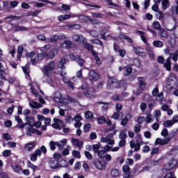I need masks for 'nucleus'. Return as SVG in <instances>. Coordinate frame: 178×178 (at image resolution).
Here are the masks:
<instances>
[{
  "label": "nucleus",
  "instance_id": "nucleus-1",
  "mask_svg": "<svg viewBox=\"0 0 178 178\" xmlns=\"http://www.w3.org/2000/svg\"><path fill=\"white\" fill-rule=\"evenodd\" d=\"M51 47L52 46L51 44H46L45 46L40 48V51L42 54H38V51H31L27 55V57L31 58V61L33 65H35L38 62V60H40V59H42L41 58L42 56L44 58H45V56L48 55V53H47V51H49Z\"/></svg>",
  "mask_w": 178,
  "mask_h": 178
},
{
  "label": "nucleus",
  "instance_id": "nucleus-2",
  "mask_svg": "<svg viewBox=\"0 0 178 178\" xmlns=\"http://www.w3.org/2000/svg\"><path fill=\"white\" fill-rule=\"evenodd\" d=\"M165 88L167 90V92H170L172 90L177 88V81H176V76H175V74H170L166 82Z\"/></svg>",
  "mask_w": 178,
  "mask_h": 178
},
{
  "label": "nucleus",
  "instance_id": "nucleus-3",
  "mask_svg": "<svg viewBox=\"0 0 178 178\" xmlns=\"http://www.w3.org/2000/svg\"><path fill=\"white\" fill-rule=\"evenodd\" d=\"M56 67V64L55 63V61H50L43 66L42 72H43L44 76L49 77V76H51V72H54Z\"/></svg>",
  "mask_w": 178,
  "mask_h": 178
},
{
  "label": "nucleus",
  "instance_id": "nucleus-4",
  "mask_svg": "<svg viewBox=\"0 0 178 178\" xmlns=\"http://www.w3.org/2000/svg\"><path fill=\"white\" fill-rule=\"evenodd\" d=\"M83 44L85 48L88 49V51H91L93 56H95V60L97 65H101V60L99 59V57H98V54L97 53V51H95L93 50L94 47L92 46V44L90 43H87V39H86V40L83 42Z\"/></svg>",
  "mask_w": 178,
  "mask_h": 178
},
{
  "label": "nucleus",
  "instance_id": "nucleus-5",
  "mask_svg": "<svg viewBox=\"0 0 178 178\" xmlns=\"http://www.w3.org/2000/svg\"><path fill=\"white\" fill-rule=\"evenodd\" d=\"M138 81H139V88L136 90H134V94L135 95H140V94H143V92L145 89V86H147V83H145L144 78L143 77L138 78Z\"/></svg>",
  "mask_w": 178,
  "mask_h": 178
},
{
  "label": "nucleus",
  "instance_id": "nucleus-6",
  "mask_svg": "<svg viewBox=\"0 0 178 178\" xmlns=\"http://www.w3.org/2000/svg\"><path fill=\"white\" fill-rule=\"evenodd\" d=\"M58 40H66V36L63 34L60 35H54L50 38H47L46 39V42L51 43V42H56Z\"/></svg>",
  "mask_w": 178,
  "mask_h": 178
},
{
  "label": "nucleus",
  "instance_id": "nucleus-7",
  "mask_svg": "<svg viewBox=\"0 0 178 178\" xmlns=\"http://www.w3.org/2000/svg\"><path fill=\"white\" fill-rule=\"evenodd\" d=\"M70 58L72 60H75L79 65V66H83L86 62L80 56H74L73 54H70Z\"/></svg>",
  "mask_w": 178,
  "mask_h": 178
},
{
  "label": "nucleus",
  "instance_id": "nucleus-8",
  "mask_svg": "<svg viewBox=\"0 0 178 178\" xmlns=\"http://www.w3.org/2000/svg\"><path fill=\"white\" fill-rule=\"evenodd\" d=\"M72 40L78 44H83L86 39L81 34H75L72 35Z\"/></svg>",
  "mask_w": 178,
  "mask_h": 178
},
{
  "label": "nucleus",
  "instance_id": "nucleus-9",
  "mask_svg": "<svg viewBox=\"0 0 178 178\" xmlns=\"http://www.w3.org/2000/svg\"><path fill=\"white\" fill-rule=\"evenodd\" d=\"M88 78L91 81H97V80H99V75L95 71L92 70L89 72Z\"/></svg>",
  "mask_w": 178,
  "mask_h": 178
},
{
  "label": "nucleus",
  "instance_id": "nucleus-10",
  "mask_svg": "<svg viewBox=\"0 0 178 178\" xmlns=\"http://www.w3.org/2000/svg\"><path fill=\"white\" fill-rule=\"evenodd\" d=\"M152 95L156 97L157 101H162V99H163V93H159V89H158V88H155L154 90H152Z\"/></svg>",
  "mask_w": 178,
  "mask_h": 178
},
{
  "label": "nucleus",
  "instance_id": "nucleus-11",
  "mask_svg": "<svg viewBox=\"0 0 178 178\" xmlns=\"http://www.w3.org/2000/svg\"><path fill=\"white\" fill-rule=\"evenodd\" d=\"M170 142V138H167L165 139L162 138H156L155 140V145H166L167 144H169Z\"/></svg>",
  "mask_w": 178,
  "mask_h": 178
},
{
  "label": "nucleus",
  "instance_id": "nucleus-12",
  "mask_svg": "<svg viewBox=\"0 0 178 178\" xmlns=\"http://www.w3.org/2000/svg\"><path fill=\"white\" fill-rule=\"evenodd\" d=\"M34 126L31 124H29V127H26V136L31 137V134H35L37 133V129L33 128Z\"/></svg>",
  "mask_w": 178,
  "mask_h": 178
},
{
  "label": "nucleus",
  "instance_id": "nucleus-13",
  "mask_svg": "<svg viewBox=\"0 0 178 178\" xmlns=\"http://www.w3.org/2000/svg\"><path fill=\"white\" fill-rule=\"evenodd\" d=\"M131 118H133L131 113L126 114L125 117L121 120V126H123L124 127L127 126V124L129 123V121L130 120V119H131Z\"/></svg>",
  "mask_w": 178,
  "mask_h": 178
},
{
  "label": "nucleus",
  "instance_id": "nucleus-14",
  "mask_svg": "<svg viewBox=\"0 0 178 178\" xmlns=\"http://www.w3.org/2000/svg\"><path fill=\"white\" fill-rule=\"evenodd\" d=\"M58 49L57 47H54L50 50L46 56H47L48 59H54V58L58 55Z\"/></svg>",
  "mask_w": 178,
  "mask_h": 178
},
{
  "label": "nucleus",
  "instance_id": "nucleus-15",
  "mask_svg": "<svg viewBox=\"0 0 178 178\" xmlns=\"http://www.w3.org/2000/svg\"><path fill=\"white\" fill-rule=\"evenodd\" d=\"M174 168H176V160H172L165 165L164 169L165 170H172V169H174Z\"/></svg>",
  "mask_w": 178,
  "mask_h": 178
},
{
  "label": "nucleus",
  "instance_id": "nucleus-16",
  "mask_svg": "<svg viewBox=\"0 0 178 178\" xmlns=\"http://www.w3.org/2000/svg\"><path fill=\"white\" fill-rule=\"evenodd\" d=\"M41 150L40 149H36L34 153L31 155L30 160L32 161V162H35L38 156H41Z\"/></svg>",
  "mask_w": 178,
  "mask_h": 178
},
{
  "label": "nucleus",
  "instance_id": "nucleus-17",
  "mask_svg": "<svg viewBox=\"0 0 178 178\" xmlns=\"http://www.w3.org/2000/svg\"><path fill=\"white\" fill-rule=\"evenodd\" d=\"M11 168L13 172H15V173H17L18 175H20V173L23 172V168H22V166H20L19 165L13 164L11 165Z\"/></svg>",
  "mask_w": 178,
  "mask_h": 178
},
{
  "label": "nucleus",
  "instance_id": "nucleus-18",
  "mask_svg": "<svg viewBox=\"0 0 178 178\" xmlns=\"http://www.w3.org/2000/svg\"><path fill=\"white\" fill-rule=\"evenodd\" d=\"M72 145H75V147H78V148H80V149H81V148L83 147V142L77 138H72Z\"/></svg>",
  "mask_w": 178,
  "mask_h": 178
},
{
  "label": "nucleus",
  "instance_id": "nucleus-19",
  "mask_svg": "<svg viewBox=\"0 0 178 178\" xmlns=\"http://www.w3.org/2000/svg\"><path fill=\"white\" fill-rule=\"evenodd\" d=\"M35 145H37L35 143L31 142L25 144L24 148L26 151H29V152H30L31 151H33V148H35Z\"/></svg>",
  "mask_w": 178,
  "mask_h": 178
},
{
  "label": "nucleus",
  "instance_id": "nucleus-20",
  "mask_svg": "<svg viewBox=\"0 0 178 178\" xmlns=\"http://www.w3.org/2000/svg\"><path fill=\"white\" fill-rule=\"evenodd\" d=\"M164 67L168 70V72H170L172 70V63L170 61V58H168L165 60V62L163 63Z\"/></svg>",
  "mask_w": 178,
  "mask_h": 178
},
{
  "label": "nucleus",
  "instance_id": "nucleus-21",
  "mask_svg": "<svg viewBox=\"0 0 178 178\" xmlns=\"http://www.w3.org/2000/svg\"><path fill=\"white\" fill-rule=\"evenodd\" d=\"M54 99L55 102H63V99L62 98V94L60 92H55Z\"/></svg>",
  "mask_w": 178,
  "mask_h": 178
},
{
  "label": "nucleus",
  "instance_id": "nucleus-22",
  "mask_svg": "<svg viewBox=\"0 0 178 178\" xmlns=\"http://www.w3.org/2000/svg\"><path fill=\"white\" fill-rule=\"evenodd\" d=\"M101 143H107L108 145H113L115 140L113 139H109V138L102 137L100 140Z\"/></svg>",
  "mask_w": 178,
  "mask_h": 178
},
{
  "label": "nucleus",
  "instance_id": "nucleus-23",
  "mask_svg": "<svg viewBox=\"0 0 178 178\" xmlns=\"http://www.w3.org/2000/svg\"><path fill=\"white\" fill-rule=\"evenodd\" d=\"M67 144V139H63L62 140H60L59 142H56V146L60 149H63V147Z\"/></svg>",
  "mask_w": 178,
  "mask_h": 178
},
{
  "label": "nucleus",
  "instance_id": "nucleus-24",
  "mask_svg": "<svg viewBox=\"0 0 178 178\" xmlns=\"http://www.w3.org/2000/svg\"><path fill=\"white\" fill-rule=\"evenodd\" d=\"M168 31H173V35L178 40V26L175 25L172 29H167Z\"/></svg>",
  "mask_w": 178,
  "mask_h": 178
},
{
  "label": "nucleus",
  "instance_id": "nucleus-25",
  "mask_svg": "<svg viewBox=\"0 0 178 178\" xmlns=\"http://www.w3.org/2000/svg\"><path fill=\"white\" fill-rule=\"evenodd\" d=\"M130 147L132 149L134 148V151H136V152L140 151V148H141L140 146V144L136 143V142H134V140L130 141Z\"/></svg>",
  "mask_w": 178,
  "mask_h": 178
},
{
  "label": "nucleus",
  "instance_id": "nucleus-26",
  "mask_svg": "<svg viewBox=\"0 0 178 178\" xmlns=\"http://www.w3.org/2000/svg\"><path fill=\"white\" fill-rule=\"evenodd\" d=\"M49 167L51 169H58L59 168L58 163L56 160H50L49 162Z\"/></svg>",
  "mask_w": 178,
  "mask_h": 178
},
{
  "label": "nucleus",
  "instance_id": "nucleus-27",
  "mask_svg": "<svg viewBox=\"0 0 178 178\" xmlns=\"http://www.w3.org/2000/svg\"><path fill=\"white\" fill-rule=\"evenodd\" d=\"M29 106L33 109H38V108H42V104H40V103H38L34 101L29 102Z\"/></svg>",
  "mask_w": 178,
  "mask_h": 178
},
{
  "label": "nucleus",
  "instance_id": "nucleus-28",
  "mask_svg": "<svg viewBox=\"0 0 178 178\" xmlns=\"http://www.w3.org/2000/svg\"><path fill=\"white\" fill-rule=\"evenodd\" d=\"M38 119L40 120H42V122H44V124H46V126H49V124H51V118H45L43 115H40L38 117Z\"/></svg>",
  "mask_w": 178,
  "mask_h": 178
},
{
  "label": "nucleus",
  "instance_id": "nucleus-29",
  "mask_svg": "<svg viewBox=\"0 0 178 178\" xmlns=\"http://www.w3.org/2000/svg\"><path fill=\"white\" fill-rule=\"evenodd\" d=\"M117 80L118 79L114 77H108L107 81V87H113V86H115Z\"/></svg>",
  "mask_w": 178,
  "mask_h": 178
},
{
  "label": "nucleus",
  "instance_id": "nucleus-30",
  "mask_svg": "<svg viewBox=\"0 0 178 178\" xmlns=\"http://www.w3.org/2000/svg\"><path fill=\"white\" fill-rule=\"evenodd\" d=\"M146 51L150 59H155V53H154V50L152 49V48L147 47Z\"/></svg>",
  "mask_w": 178,
  "mask_h": 178
},
{
  "label": "nucleus",
  "instance_id": "nucleus-31",
  "mask_svg": "<svg viewBox=\"0 0 178 178\" xmlns=\"http://www.w3.org/2000/svg\"><path fill=\"white\" fill-rule=\"evenodd\" d=\"M170 6V2L169 0H162L161 1V8L163 10H166Z\"/></svg>",
  "mask_w": 178,
  "mask_h": 178
},
{
  "label": "nucleus",
  "instance_id": "nucleus-32",
  "mask_svg": "<svg viewBox=\"0 0 178 178\" xmlns=\"http://www.w3.org/2000/svg\"><path fill=\"white\" fill-rule=\"evenodd\" d=\"M95 94V90L93 88H90L88 91L85 93L86 97L88 98H91L92 95Z\"/></svg>",
  "mask_w": 178,
  "mask_h": 178
},
{
  "label": "nucleus",
  "instance_id": "nucleus-33",
  "mask_svg": "<svg viewBox=\"0 0 178 178\" xmlns=\"http://www.w3.org/2000/svg\"><path fill=\"white\" fill-rule=\"evenodd\" d=\"M15 30V33L17 32V31H28L29 29L26 28L24 26H19V25H15L14 27Z\"/></svg>",
  "mask_w": 178,
  "mask_h": 178
},
{
  "label": "nucleus",
  "instance_id": "nucleus-34",
  "mask_svg": "<svg viewBox=\"0 0 178 178\" xmlns=\"http://www.w3.org/2000/svg\"><path fill=\"white\" fill-rule=\"evenodd\" d=\"M170 59H172L174 62L178 61V50L170 54Z\"/></svg>",
  "mask_w": 178,
  "mask_h": 178
},
{
  "label": "nucleus",
  "instance_id": "nucleus-35",
  "mask_svg": "<svg viewBox=\"0 0 178 178\" xmlns=\"http://www.w3.org/2000/svg\"><path fill=\"white\" fill-rule=\"evenodd\" d=\"M72 45H73V42L70 40H65L61 44V48H72Z\"/></svg>",
  "mask_w": 178,
  "mask_h": 178
},
{
  "label": "nucleus",
  "instance_id": "nucleus-36",
  "mask_svg": "<svg viewBox=\"0 0 178 178\" xmlns=\"http://www.w3.org/2000/svg\"><path fill=\"white\" fill-rule=\"evenodd\" d=\"M159 37H161L162 38H168V32L163 29L162 28L161 29H159Z\"/></svg>",
  "mask_w": 178,
  "mask_h": 178
},
{
  "label": "nucleus",
  "instance_id": "nucleus-37",
  "mask_svg": "<svg viewBox=\"0 0 178 178\" xmlns=\"http://www.w3.org/2000/svg\"><path fill=\"white\" fill-rule=\"evenodd\" d=\"M152 170H154V168L149 163L147 165L143 167V169L139 171V173H142V172H152Z\"/></svg>",
  "mask_w": 178,
  "mask_h": 178
},
{
  "label": "nucleus",
  "instance_id": "nucleus-38",
  "mask_svg": "<svg viewBox=\"0 0 178 178\" xmlns=\"http://www.w3.org/2000/svg\"><path fill=\"white\" fill-rule=\"evenodd\" d=\"M66 62H67L66 58H61L60 60L58 63V67L60 69H63V67H65V65H66Z\"/></svg>",
  "mask_w": 178,
  "mask_h": 178
},
{
  "label": "nucleus",
  "instance_id": "nucleus-39",
  "mask_svg": "<svg viewBox=\"0 0 178 178\" xmlns=\"http://www.w3.org/2000/svg\"><path fill=\"white\" fill-rule=\"evenodd\" d=\"M152 44L155 48H162V47H163V42L161 40H154Z\"/></svg>",
  "mask_w": 178,
  "mask_h": 178
},
{
  "label": "nucleus",
  "instance_id": "nucleus-40",
  "mask_svg": "<svg viewBox=\"0 0 178 178\" xmlns=\"http://www.w3.org/2000/svg\"><path fill=\"white\" fill-rule=\"evenodd\" d=\"M111 175L112 177H119V176H120V172L118 169H113L111 171Z\"/></svg>",
  "mask_w": 178,
  "mask_h": 178
},
{
  "label": "nucleus",
  "instance_id": "nucleus-41",
  "mask_svg": "<svg viewBox=\"0 0 178 178\" xmlns=\"http://www.w3.org/2000/svg\"><path fill=\"white\" fill-rule=\"evenodd\" d=\"M73 15H60L58 17L59 22H63V20H67V19H70Z\"/></svg>",
  "mask_w": 178,
  "mask_h": 178
},
{
  "label": "nucleus",
  "instance_id": "nucleus-42",
  "mask_svg": "<svg viewBox=\"0 0 178 178\" xmlns=\"http://www.w3.org/2000/svg\"><path fill=\"white\" fill-rule=\"evenodd\" d=\"M120 38H122V40H126L127 41H128V42H130V44H133V39L130 38V37L124 34H120Z\"/></svg>",
  "mask_w": 178,
  "mask_h": 178
},
{
  "label": "nucleus",
  "instance_id": "nucleus-43",
  "mask_svg": "<svg viewBox=\"0 0 178 178\" xmlns=\"http://www.w3.org/2000/svg\"><path fill=\"white\" fill-rule=\"evenodd\" d=\"M152 27L154 30H161L162 28L161 27V24L158 21H154L152 23Z\"/></svg>",
  "mask_w": 178,
  "mask_h": 178
},
{
  "label": "nucleus",
  "instance_id": "nucleus-44",
  "mask_svg": "<svg viewBox=\"0 0 178 178\" xmlns=\"http://www.w3.org/2000/svg\"><path fill=\"white\" fill-rule=\"evenodd\" d=\"M94 165L99 170L104 169V165H102V163L99 161H95Z\"/></svg>",
  "mask_w": 178,
  "mask_h": 178
},
{
  "label": "nucleus",
  "instance_id": "nucleus-45",
  "mask_svg": "<svg viewBox=\"0 0 178 178\" xmlns=\"http://www.w3.org/2000/svg\"><path fill=\"white\" fill-rule=\"evenodd\" d=\"M72 17H79V20H83V22H87V20H88V17H86L84 15H72Z\"/></svg>",
  "mask_w": 178,
  "mask_h": 178
},
{
  "label": "nucleus",
  "instance_id": "nucleus-46",
  "mask_svg": "<svg viewBox=\"0 0 178 178\" xmlns=\"http://www.w3.org/2000/svg\"><path fill=\"white\" fill-rule=\"evenodd\" d=\"M120 115H123V113L119 112V111H115L113 115L112 118L115 119V120H118L119 118H120Z\"/></svg>",
  "mask_w": 178,
  "mask_h": 178
},
{
  "label": "nucleus",
  "instance_id": "nucleus-47",
  "mask_svg": "<svg viewBox=\"0 0 178 178\" xmlns=\"http://www.w3.org/2000/svg\"><path fill=\"white\" fill-rule=\"evenodd\" d=\"M67 165L66 160H61L58 162V168H67Z\"/></svg>",
  "mask_w": 178,
  "mask_h": 178
},
{
  "label": "nucleus",
  "instance_id": "nucleus-48",
  "mask_svg": "<svg viewBox=\"0 0 178 178\" xmlns=\"http://www.w3.org/2000/svg\"><path fill=\"white\" fill-rule=\"evenodd\" d=\"M175 124L173 123V121L171 120H166L163 122L164 127H172Z\"/></svg>",
  "mask_w": 178,
  "mask_h": 178
},
{
  "label": "nucleus",
  "instance_id": "nucleus-49",
  "mask_svg": "<svg viewBox=\"0 0 178 178\" xmlns=\"http://www.w3.org/2000/svg\"><path fill=\"white\" fill-rule=\"evenodd\" d=\"M85 118L86 119H89L91 120V119H93L94 118V114L91 111H86L85 113Z\"/></svg>",
  "mask_w": 178,
  "mask_h": 178
},
{
  "label": "nucleus",
  "instance_id": "nucleus-50",
  "mask_svg": "<svg viewBox=\"0 0 178 178\" xmlns=\"http://www.w3.org/2000/svg\"><path fill=\"white\" fill-rule=\"evenodd\" d=\"M72 154L74 158H78V159H80V158H81V154H80V152L77 150H72Z\"/></svg>",
  "mask_w": 178,
  "mask_h": 178
},
{
  "label": "nucleus",
  "instance_id": "nucleus-51",
  "mask_svg": "<svg viewBox=\"0 0 178 178\" xmlns=\"http://www.w3.org/2000/svg\"><path fill=\"white\" fill-rule=\"evenodd\" d=\"M118 138H120V140H126V138H127V134L122 131L120 132Z\"/></svg>",
  "mask_w": 178,
  "mask_h": 178
},
{
  "label": "nucleus",
  "instance_id": "nucleus-52",
  "mask_svg": "<svg viewBox=\"0 0 178 178\" xmlns=\"http://www.w3.org/2000/svg\"><path fill=\"white\" fill-rule=\"evenodd\" d=\"M101 148V143L95 144L92 146L93 152L97 154L99 151H98Z\"/></svg>",
  "mask_w": 178,
  "mask_h": 178
},
{
  "label": "nucleus",
  "instance_id": "nucleus-53",
  "mask_svg": "<svg viewBox=\"0 0 178 178\" xmlns=\"http://www.w3.org/2000/svg\"><path fill=\"white\" fill-rule=\"evenodd\" d=\"M90 42H92V44H97V45H101L102 47H104V44L102 43V42L98 38L91 40Z\"/></svg>",
  "mask_w": 178,
  "mask_h": 178
},
{
  "label": "nucleus",
  "instance_id": "nucleus-54",
  "mask_svg": "<svg viewBox=\"0 0 178 178\" xmlns=\"http://www.w3.org/2000/svg\"><path fill=\"white\" fill-rule=\"evenodd\" d=\"M145 120L147 123H152L154 122V116L151 114H147Z\"/></svg>",
  "mask_w": 178,
  "mask_h": 178
},
{
  "label": "nucleus",
  "instance_id": "nucleus-55",
  "mask_svg": "<svg viewBox=\"0 0 178 178\" xmlns=\"http://www.w3.org/2000/svg\"><path fill=\"white\" fill-rule=\"evenodd\" d=\"M67 101H69V102H72V104H79V101H77V99L69 95L67 96Z\"/></svg>",
  "mask_w": 178,
  "mask_h": 178
},
{
  "label": "nucleus",
  "instance_id": "nucleus-56",
  "mask_svg": "<svg viewBox=\"0 0 178 178\" xmlns=\"http://www.w3.org/2000/svg\"><path fill=\"white\" fill-rule=\"evenodd\" d=\"M28 168H30L33 170V172H35L37 170V165H34V164H32L30 161H27Z\"/></svg>",
  "mask_w": 178,
  "mask_h": 178
},
{
  "label": "nucleus",
  "instance_id": "nucleus-57",
  "mask_svg": "<svg viewBox=\"0 0 178 178\" xmlns=\"http://www.w3.org/2000/svg\"><path fill=\"white\" fill-rule=\"evenodd\" d=\"M89 33L91 35V37H93L95 38H97V37H99V33H98V31L95 30L90 31Z\"/></svg>",
  "mask_w": 178,
  "mask_h": 178
},
{
  "label": "nucleus",
  "instance_id": "nucleus-58",
  "mask_svg": "<svg viewBox=\"0 0 178 178\" xmlns=\"http://www.w3.org/2000/svg\"><path fill=\"white\" fill-rule=\"evenodd\" d=\"M49 146H50V149L51 151H55V149H56V142L50 141Z\"/></svg>",
  "mask_w": 178,
  "mask_h": 178
},
{
  "label": "nucleus",
  "instance_id": "nucleus-59",
  "mask_svg": "<svg viewBox=\"0 0 178 178\" xmlns=\"http://www.w3.org/2000/svg\"><path fill=\"white\" fill-rule=\"evenodd\" d=\"M134 131L136 134L140 133V131H141V126H140V124H136L134 127Z\"/></svg>",
  "mask_w": 178,
  "mask_h": 178
},
{
  "label": "nucleus",
  "instance_id": "nucleus-60",
  "mask_svg": "<svg viewBox=\"0 0 178 178\" xmlns=\"http://www.w3.org/2000/svg\"><path fill=\"white\" fill-rule=\"evenodd\" d=\"M23 47L22 46H19L18 47V49H17V51H18V54H17V58H22V55L23 54Z\"/></svg>",
  "mask_w": 178,
  "mask_h": 178
},
{
  "label": "nucleus",
  "instance_id": "nucleus-61",
  "mask_svg": "<svg viewBox=\"0 0 178 178\" xmlns=\"http://www.w3.org/2000/svg\"><path fill=\"white\" fill-rule=\"evenodd\" d=\"M63 131L65 133V134H67V133H70V128L67 127L66 124H63L62 127Z\"/></svg>",
  "mask_w": 178,
  "mask_h": 178
},
{
  "label": "nucleus",
  "instance_id": "nucleus-62",
  "mask_svg": "<svg viewBox=\"0 0 178 178\" xmlns=\"http://www.w3.org/2000/svg\"><path fill=\"white\" fill-rule=\"evenodd\" d=\"M125 75L126 76H130V74H131V72H133V68H131V67H127L125 68Z\"/></svg>",
  "mask_w": 178,
  "mask_h": 178
},
{
  "label": "nucleus",
  "instance_id": "nucleus-63",
  "mask_svg": "<svg viewBox=\"0 0 178 178\" xmlns=\"http://www.w3.org/2000/svg\"><path fill=\"white\" fill-rule=\"evenodd\" d=\"M90 129H91V124H86L83 127V131H84V133H88V131H90Z\"/></svg>",
  "mask_w": 178,
  "mask_h": 178
},
{
  "label": "nucleus",
  "instance_id": "nucleus-64",
  "mask_svg": "<svg viewBox=\"0 0 178 178\" xmlns=\"http://www.w3.org/2000/svg\"><path fill=\"white\" fill-rule=\"evenodd\" d=\"M97 155H98L99 158L104 159V158L105 157V151H104V150L99 151L97 153Z\"/></svg>",
  "mask_w": 178,
  "mask_h": 178
}]
</instances>
